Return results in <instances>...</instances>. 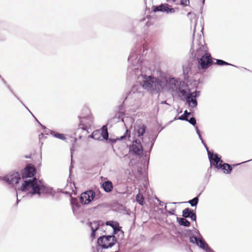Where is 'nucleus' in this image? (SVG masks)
Listing matches in <instances>:
<instances>
[{"mask_svg":"<svg viewBox=\"0 0 252 252\" xmlns=\"http://www.w3.org/2000/svg\"><path fill=\"white\" fill-rule=\"evenodd\" d=\"M17 203H18L19 200L18 199V193H17Z\"/></svg>","mask_w":252,"mask_h":252,"instance_id":"nucleus-48","label":"nucleus"},{"mask_svg":"<svg viewBox=\"0 0 252 252\" xmlns=\"http://www.w3.org/2000/svg\"><path fill=\"white\" fill-rule=\"evenodd\" d=\"M70 203L72 206V211L74 213L75 212L76 210L78 207H79L80 205L78 203V201H77V199L75 198H72V197L71 198Z\"/></svg>","mask_w":252,"mask_h":252,"instance_id":"nucleus-19","label":"nucleus"},{"mask_svg":"<svg viewBox=\"0 0 252 252\" xmlns=\"http://www.w3.org/2000/svg\"><path fill=\"white\" fill-rule=\"evenodd\" d=\"M187 121L189 122L190 124L195 126L196 123V121L194 117L190 118L189 119L188 118V120Z\"/></svg>","mask_w":252,"mask_h":252,"instance_id":"nucleus-32","label":"nucleus"},{"mask_svg":"<svg viewBox=\"0 0 252 252\" xmlns=\"http://www.w3.org/2000/svg\"><path fill=\"white\" fill-rule=\"evenodd\" d=\"M70 151H71V153H72V151H73V149H72V148H70Z\"/></svg>","mask_w":252,"mask_h":252,"instance_id":"nucleus-50","label":"nucleus"},{"mask_svg":"<svg viewBox=\"0 0 252 252\" xmlns=\"http://www.w3.org/2000/svg\"><path fill=\"white\" fill-rule=\"evenodd\" d=\"M153 145H154V142H151V145H150V148L149 149V151L151 150Z\"/></svg>","mask_w":252,"mask_h":252,"instance_id":"nucleus-44","label":"nucleus"},{"mask_svg":"<svg viewBox=\"0 0 252 252\" xmlns=\"http://www.w3.org/2000/svg\"><path fill=\"white\" fill-rule=\"evenodd\" d=\"M80 126L81 128L86 130L90 127L93 123V119L91 115H87L86 116H79Z\"/></svg>","mask_w":252,"mask_h":252,"instance_id":"nucleus-7","label":"nucleus"},{"mask_svg":"<svg viewBox=\"0 0 252 252\" xmlns=\"http://www.w3.org/2000/svg\"><path fill=\"white\" fill-rule=\"evenodd\" d=\"M146 131V126L144 124H139L137 122L134 126V135L138 137L143 136Z\"/></svg>","mask_w":252,"mask_h":252,"instance_id":"nucleus-13","label":"nucleus"},{"mask_svg":"<svg viewBox=\"0 0 252 252\" xmlns=\"http://www.w3.org/2000/svg\"><path fill=\"white\" fill-rule=\"evenodd\" d=\"M106 224L112 227L113 229V233L117 231V230L120 227L119 224L118 222L114 221H108L106 222Z\"/></svg>","mask_w":252,"mask_h":252,"instance_id":"nucleus-18","label":"nucleus"},{"mask_svg":"<svg viewBox=\"0 0 252 252\" xmlns=\"http://www.w3.org/2000/svg\"><path fill=\"white\" fill-rule=\"evenodd\" d=\"M198 202V198L197 197H194L191 200L188 201V203L192 207L196 206Z\"/></svg>","mask_w":252,"mask_h":252,"instance_id":"nucleus-28","label":"nucleus"},{"mask_svg":"<svg viewBox=\"0 0 252 252\" xmlns=\"http://www.w3.org/2000/svg\"><path fill=\"white\" fill-rule=\"evenodd\" d=\"M193 94H187L185 96H186V101L189 106L191 108H194L197 105V100L194 96H192Z\"/></svg>","mask_w":252,"mask_h":252,"instance_id":"nucleus-14","label":"nucleus"},{"mask_svg":"<svg viewBox=\"0 0 252 252\" xmlns=\"http://www.w3.org/2000/svg\"><path fill=\"white\" fill-rule=\"evenodd\" d=\"M141 89V88L139 85H134L131 88V91L128 92L126 99L127 97L132 98L135 99H138L142 95Z\"/></svg>","mask_w":252,"mask_h":252,"instance_id":"nucleus-9","label":"nucleus"},{"mask_svg":"<svg viewBox=\"0 0 252 252\" xmlns=\"http://www.w3.org/2000/svg\"><path fill=\"white\" fill-rule=\"evenodd\" d=\"M190 114V112H188L187 110H185L184 113V115L185 116L187 115V117H188L189 115Z\"/></svg>","mask_w":252,"mask_h":252,"instance_id":"nucleus-41","label":"nucleus"},{"mask_svg":"<svg viewBox=\"0 0 252 252\" xmlns=\"http://www.w3.org/2000/svg\"><path fill=\"white\" fill-rule=\"evenodd\" d=\"M179 223L185 226H189L190 222L185 218H180L178 220Z\"/></svg>","mask_w":252,"mask_h":252,"instance_id":"nucleus-23","label":"nucleus"},{"mask_svg":"<svg viewBox=\"0 0 252 252\" xmlns=\"http://www.w3.org/2000/svg\"><path fill=\"white\" fill-rule=\"evenodd\" d=\"M95 193L92 190H89L81 194L80 200L82 204H88L94 199Z\"/></svg>","mask_w":252,"mask_h":252,"instance_id":"nucleus-5","label":"nucleus"},{"mask_svg":"<svg viewBox=\"0 0 252 252\" xmlns=\"http://www.w3.org/2000/svg\"><path fill=\"white\" fill-rule=\"evenodd\" d=\"M2 80H3V82H4L5 84H6V82L4 80V79H2Z\"/></svg>","mask_w":252,"mask_h":252,"instance_id":"nucleus-51","label":"nucleus"},{"mask_svg":"<svg viewBox=\"0 0 252 252\" xmlns=\"http://www.w3.org/2000/svg\"><path fill=\"white\" fill-rule=\"evenodd\" d=\"M103 139L107 140L108 138V132L107 131V128L106 126H104L101 128V133Z\"/></svg>","mask_w":252,"mask_h":252,"instance_id":"nucleus-22","label":"nucleus"},{"mask_svg":"<svg viewBox=\"0 0 252 252\" xmlns=\"http://www.w3.org/2000/svg\"><path fill=\"white\" fill-rule=\"evenodd\" d=\"M154 12L161 11L167 13H173L175 12V9L172 8L169 5L166 3L161 4L160 5L155 6L153 8Z\"/></svg>","mask_w":252,"mask_h":252,"instance_id":"nucleus-11","label":"nucleus"},{"mask_svg":"<svg viewBox=\"0 0 252 252\" xmlns=\"http://www.w3.org/2000/svg\"><path fill=\"white\" fill-rule=\"evenodd\" d=\"M20 102H21V103H22L23 104V105L26 107V106L24 105V104L23 103L22 101H20Z\"/></svg>","mask_w":252,"mask_h":252,"instance_id":"nucleus-49","label":"nucleus"},{"mask_svg":"<svg viewBox=\"0 0 252 252\" xmlns=\"http://www.w3.org/2000/svg\"><path fill=\"white\" fill-rule=\"evenodd\" d=\"M35 173V168L31 165H28L22 172L23 178H30L34 176Z\"/></svg>","mask_w":252,"mask_h":252,"instance_id":"nucleus-12","label":"nucleus"},{"mask_svg":"<svg viewBox=\"0 0 252 252\" xmlns=\"http://www.w3.org/2000/svg\"><path fill=\"white\" fill-rule=\"evenodd\" d=\"M206 252H215L209 246L205 250Z\"/></svg>","mask_w":252,"mask_h":252,"instance_id":"nucleus-40","label":"nucleus"},{"mask_svg":"<svg viewBox=\"0 0 252 252\" xmlns=\"http://www.w3.org/2000/svg\"><path fill=\"white\" fill-rule=\"evenodd\" d=\"M217 63L220 65H231L230 63L221 60H217Z\"/></svg>","mask_w":252,"mask_h":252,"instance_id":"nucleus-30","label":"nucleus"},{"mask_svg":"<svg viewBox=\"0 0 252 252\" xmlns=\"http://www.w3.org/2000/svg\"><path fill=\"white\" fill-rule=\"evenodd\" d=\"M117 243V238L115 235H103L97 239V245L102 249L112 247Z\"/></svg>","mask_w":252,"mask_h":252,"instance_id":"nucleus-4","label":"nucleus"},{"mask_svg":"<svg viewBox=\"0 0 252 252\" xmlns=\"http://www.w3.org/2000/svg\"><path fill=\"white\" fill-rule=\"evenodd\" d=\"M20 190L26 192L27 194L31 195L37 194L39 196L45 194L53 195L54 192L52 188L35 177L32 179H26L24 180Z\"/></svg>","mask_w":252,"mask_h":252,"instance_id":"nucleus-3","label":"nucleus"},{"mask_svg":"<svg viewBox=\"0 0 252 252\" xmlns=\"http://www.w3.org/2000/svg\"><path fill=\"white\" fill-rule=\"evenodd\" d=\"M129 152L132 154L140 156L143 154V148L140 141L135 140L129 147Z\"/></svg>","mask_w":252,"mask_h":252,"instance_id":"nucleus-6","label":"nucleus"},{"mask_svg":"<svg viewBox=\"0 0 252 252\" xmlns=\"http://www.w3.org/2000/svg\"><path fill=\"white\" fill-rule=\"evenodd\" d=\"M199 247L204 250L209 246L205 241L199 238L198 246Z\"/></svg>","mask_w":252,"mask_h":252,"instance_id":"nucleus-26","label":"nucleus"},{"mask_svg":"<svg viewBox=\"0 0 252 252\" xmlns=\"http://www.w3.org/2000/svg\"><path fill=\"white\" fill-rule=\"evenodd\" d=\"M0 77H1V76L0 75Z\"/></svg>","mask_w":252,"mask_h":252,"instance_id":"nucleus-57","label":"nucleus"},{"mask_svg":"<svg viewBox=\"0 0 252 252\" xmlns=\"http://www.w3.org/2000/svg\"><path fill=\"white\" fill-rule=\"evenodd\" d=\"M8 88H9V90L12 92V91L11 90V89H10V88L9 86H8Z\"/></svg>","mask_w":252,"mask_h":252,"instance_id":"nucleus-55","label":"nucleus"},{"mask_svg":"<svg viewBox=\"0 0 252 252\" xmlns=\"http://www.w3.org/2000/svg\"><path fill=\"white\" fill-rule=\"evenodd\" d=\"M84 111H85L87 114H89L90 113V110L88 108H85L84 109Z\"/></svg>","mask_w":252,"mask_h":252,"instance_id":"nucleus-43","label":"nucleus"},{"mask_svg":"<svg viewBox=\"0 0 252 252\" xmlns=\"http://www.w3.org/2000/svg\"><path fill=\"white\" fill-rule=\"evenodd\" d=\"M175 211V208H172L170 210L168 211V213L171 215H174V212Z\"/></svg>","mask_w":252,"mask_h":252,"instance_id":"nucleus-38","label":"nucleus"},{"mask_svg":"<svg viewBox=\"0 0 252 252\" xmlns=\"http://www.w3.org/2000/svg\"><path fill=\"white\" fill-rule=\"evenodd\" d=\"M176 203L175 202H173V203H171V204H176Z\"/></svg>","mask_w":252,"mask_h":252,"instance_id":"nucleus-56","label":"nucleus"},{"mask_svg":"<svg viewBox=\"0 0 252 252\" xmlns=\"http://www.w3.org/2000/svg\"><path fill=\"white\" fill-rule=\"evenodd\" d=\"M181 4L185 6H188L189 4V0H181Z\"/></svg>","mask_w":252,"mask_h":252,"instance_id":"nucleus-34","label":"nucleus"},{"mask_svg":"<svg viewBox=\"0 0 252 252\" xmlns=\"http://www.w3.org/2000/svg\"><path fill=\"white\" fill-rule=\"evenodd\" d=\"M198 135V137H199V138L200 139V140L201 141V142L204 145V146H205V147L206 148V150H208V148L206 146V145L205 144V143H204L202 137H201V135L200 134V133H199V134H197Z\"/></svg>","mask_w":252,"mask_h":252,"instance_id":"nucleus-36","label":"nucleus"},{"mask_svg":"<svg viewBox=\"0 0 252 252\" xmlns=\"http://www.w3.org/2000/svg\"><path fill=\"white\" fill-rule=\"evenodd\" d=\"M159 201V205L160 206H163V203H162V202L161 201Z\"/></svg>","mask_w":252,"mask_h":252,"instance_id":"nucleus-47","label":"nucleus"},{"mask_svg":"<svg viewBox=\"0 0 252 252\" xmlns=\"http://www.w3.org/2000/svg\"><path fill=\"white\" fill-rule=\"evenodd\" d=\"M143 139V142H145V143H146V141H144V140L143 139Z\"/></svg>","mask_w":252,"mask_h":252,"instance_id":"nucleus-52","label":"nucleus"},{"mask_svg":"<svg viewBox=\"0 0 252 252\" xmlns=\"http://www.w3.org/2000/svg\"><path fill=\"white\" fill-rule=\"evenodd\" d=\"M198 239L199 238L196 237H191L189 239L190 242L193 244H195L198 246Z\"/></svg>","mask_w":252,"mask_h":252,"instance_id":"nucleus-29","label":"nucleus"},{"mask_svg":"<svg viewBox=\"0 0 252 252\" xmlns=\"http://www.w3.org/2000/svg\"><path fill=\"white\" fill-rule=\"evenodd\" d=\"M194 127H195V129L197 134H199L200 133V131L198 129V127L195 125Z\"/></svg>","mask_w":252,"mask_h":252,"instance_id":"nucleus-42","label":"nucleus"},{"mask_svg":"<svg viewBox=\"0 0 252 252\" xmlns=\"http://www.w3.org/2000/svg\"><path fill=\"white\" fill-rule=\"evenodd\" d=\"M166 208H167V206L166 205L165 206V207H164V209L166 210Z\"/></svg>","mask_w":252,"mask_h":252,"instance_id":"nucleus-53","label":"nucleus"},{"mask_svg":"<svg viewBox=\"0 0 252 252\" xmlns=\"http://www.w3.org/2000/svg\"><path fill=\"white\" fill-rule=\"evenodd\" d=\"M161 104H168V103L166 102V101H162L161 102Z\"/></svg>","mask_w":252,"mask_h":252,"instance_id":"nucleus-46","label":"nucleus"},{"mask_svg":"<svg viewBox=\"0 0 252 252\" xmlns=\"http://www.w3.org/2000/svg\"><path fill=\"white\" fill-rule=\"evenodd\" d=\"M143 53L145 52V50H146V47H145V45H143Z\"/></svg>","mask_w":252,"mask_h":252,"instance_id":"nucleus-45","label":"nucleus"},{"mask_svg":"<svg viewBox=\"0 0 252 252\" xmlns=\"http://www.w3.org/2000/svg\"><path fill=\"white\" fill-rule=\"evenodd\" d=\"M218 169H222L224 170V172L227 174H229L232 170L231 166L228 163L222 164L220 163V165L219 166Z\"/></svg>","mask_w":252,"mask_h":252,"instance_id":"nucleus-17","label":"nucleus"},{"mask_svg":"<svg viewBox=\"0 0 252 252\" xmlns=\"http://www.w3.org/2000/svg\"><path fill=\"white\" fill-rule=\"evenodd\" d=\"M3 180L9 184H16L21 180L20 175L18 172H15L3 177Z\"/></svg>","mask_w":252,"mask_h":252,"instance_id":"nucleus-8","label":"nucleus"},{"mask_svg":"<svg viewBox=\"0 0 252 252\" xmlns=\"http://www.w3.org/2000/svg\"><path fill=\"white\" fill-rule=\"evenodd\" d=\"M193 211L189 208H186L183 211V217L185 218H189Z\"/></svg>","mask_w":252,"mask_h":252,"instance_id":"nucleus-24","label":"nucleus"},{"mask_svg":"<svg viewBox=\"0 0 252 252\" xmlns=\"http://www.w3.org/2000/svg\"><path fill=\"white\" fill-rule=\"evenodd\" d=\"M88 225L92 230L91 237L92 238H94L95 236V232L98 230L100 224L99 223V222L94 221L93 222H89Z\"/></svg>","mask_w":252,"mask_h":252,"instance_id":"nucleus-15","label":"nucleus"},{"mask_svg":"<svg viewBox=\"0 0 252 252\" xmlns=\"http://www.w3.org/2000/svg\"><path fill=\"white\" fill-rule=\"evenodd\" d=\"M50 133L52 134L54 137L61 139V140H65V137L64 134L62 133H59L56 132L53 130L50 131Z\"/></svg>","mask_w":252,"mask_h":252,"instance_id":"nucleus-21","label":"nucleus"},{"mask_svg":"<svg viewBox=\"0 0 252 252\" xmlns=\"http://www.w3.org/2000/svg\"><path fill=\"white\" fill-rule=\"evenodd\" d=\"M138 50L136 47L130 52L128 58L127 72L129 75L137 80L141 87L151 93L167 91L172 94L180 93L182 95H186V90L180 87L181 83L175 78H158L146 75L145 74L147 69L146 62L139 54Z\"/></svg>","mask_w":252,"mask_h":252,"instance_id":"nucleus-1","label":"nucleus"},{"mask_svg":"<svg viewBox=\"0 0 252 252\" xmlns=\"http://www.w3.org/2000/svg\"><path fill=\"white\" fill-rule=\"evenodd\" d=\"M174 120H188V117H187V115L185 116L184 114L182 116H181L179 118L175 117L174 118Z\"/></svg>","mask_w":252,"mask_h":252,"instance_id":"nucleus-33","label":"nucleus"},{"mask_svg":"<svg viewBox=\"0 0 252 252\" xmlns=\"http://www.w3.org/2000/svg\"><path fill=\"white\" fill-rule=\"evenodd\" d=\"M123 115L122 112H118L116 114L115 117L118 119V121L121 119L123 122H124V118L123 117Z\"/></svg>","mask_w":252,"mask_h":252,"instance_id":"nucleus-31","label":"nucleus"},{"mask_svg":"<svg viewBox=\"0 0 252 252\" xmlns=\"http://www.w3.org/2000/svg\"><path fill=\"white\" fill-rule=\"evenodd\" d=\"M189 94H192V96H194V97L196 98V97L199 95V92H197V91H195L194 92H192V93H189Z\"/></svg>","mask_w":252,"mask_h":252,"instance_id":"nucleus-39","label":"nucleus"},{"mask_svg":"<svg viewBox=\"0 0 252 252\" xmlns=\"http://www.w3.org/2000/svg\"><path fill=\"white\" fill-rule=\"evenodd\" d=\"M102 186L104 190L107 192H110L112 190L113 187L112 182L110 181L104 182L102 183Z\"/></svg>","mask_w":252,"mask_h":252,"instance_id":"nucleus-16","label":"nucleus"},{"mask_svg":"<svg viewBox=\"0 0 252 252\" xmlns=\"http://www.w3.org/2000/svg\"><path fill=\"white\" fill-rule=\"evenodd\" d=\"M189 218H190L192 220L195 221L196 219V216L195 214L193 212L192 214H191Z\"/></svg>","mask_w":252,"mask_h":252,"instance_id":"nucleus-35","label":"nucleus"},{"mask_svg":"<svg viewBox=\"0 0 252 252\" xmlns=\"http://www.w3.org/2000/svg\"><path fill=\"white\" fill-rule=\"evenodd\" d=\"M207 151L211 164L213 165L216 168H218L220 165V163H221L222 162L220 157H219L217 154L211 153L208 150Z\"/></svg>","mask_w":252,"mask_h":252,"instance_id":"nucleus-10","label":"nucleus"},{"mask_svg":"<svg viewBox=\"0 0 252 252\" xmlns=\"http://www.w3.org/2000/svg\"><path fill=\"white\" fill-rule=\"evenodd\" d=\"M195 30V27L194 29V32ZM192 48L196 50L195 57L202 69H206L212 64L211 55L207 52V48L204 44V40L201 34H198L197 37L195 38V33H193Z\"/></svg>","mask_w":252,"mask_h":252,"instance_id":"nucleus-2","label":"nucleus"},{"mask_svg":"<svg viewBox=\"0 0 252 252\" xmlns=\"http://www.w3.org/2000/svg\"><path fill=\"white\" fill-rule=\"evenodd\" d=\"M130 136V132L128 129L126 130L124 135L120 137L121 140H126L129 139Z\"/></svg>","mask_w":252,"mask_h":252,"instance_id":"nucleus-27","label":"nucleus"},{"mask_svg":"<svg viewBox=\"0 0 252 252\" xmlns=\"http://www.w3.org/2000/svg\"><path fill=\"white\" fill-rule=\"evenodd\" d=\"M136 200L137 202L140 205H143L145 203L143 195L138 193L136 196Z\"/></svg>","mask_w":252,"mask_h":252,"instance_id":"nucleus-25","label":"nucleus"},{"mask_svg":"<svg viewBox=\"0 0 252 252\" xmlns=\"http://www.w3.org/2000/svg\"><path fill=\"white\" fill-rule=\"evenodd\" d=\"M97 133V132L96 131L92 133V134L90 135L89 136L94 139L98 140L99 139V137H95V135H96Z\"/></svg>","mask_w":252,"mask_h":252,"instance_id":"nucleus-37","label":"nucleus"},{"mask_svg":"<svg viewBox=\"0 0 252 252\" xmlns=\"http://www.w3.org/2000/svg\"><path fill=\"white\" fill-rule=\"evenodd\" d=\"M26 108L29 111V112H31V111H30L27 107H26Z\"/></svg>","mask_w":252,"mask_h":252,"instance_id":"nucleus-54","label":"nucleus"},{"mask_svg":"<svg viewBox=\"0 0 252 252\" xmlns=\"http://www.w3.org/2000/svg\"><path fill=\"white\" fill-rule=\"evenodd\" d=\"M114 235L116 236V238L117 239L122 240L124 238V232L121 229V227L117 230L115 232L113 233Z\"/></svg>","mask_w":252,"mask_h":252,"instance_id":"nucleus-20","label":"nucleus"}]
</instances>
